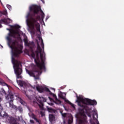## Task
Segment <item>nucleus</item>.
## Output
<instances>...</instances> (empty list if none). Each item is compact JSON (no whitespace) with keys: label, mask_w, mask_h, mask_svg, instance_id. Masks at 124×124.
Here are the masks:
<instances>
[{"label":"nucleus","mask_w":124,"mask_h":124,"mask_svg":"<svg viewBox=\"0 0 124 124\" xmlns=\"http://www.w3.org/2000/svg\"><path fill=\"white\" fill-rule=\"evenodd\" d=\"M3 108L2 106H1V105L0 104V110H2Z\"/></svg>","instance_id":"7c9ffc66"},{"label":"nucleus","mask_w":124,"mask_h":124,"mask_svg":"<svg viewBox=\"0 0 124 124\" xmlns=\"http://www.w3.org/2000/svg\"><path fill=\"white\" fill-rule=\"evenodd\" d=\"M7 8H8V9L9 10H11V9H12V6H11V5H10L7 4Z\"/></svg>","instance_id":"bb28decb"},{"label":"nucleus","mask_w":124,"mask_h":124,"mask_svg":"<svg viewBox=\"0 0 124 124\" xmlns=\"http://www.w3.org/2000/svg\"><path fill=\"white\" fill-rule=\"evenodd\" d=\"M0 26H1V24H0Z\"/></svg>","instance_id":"4c0bfd02"},{"label":"nucleus","mask_w":124,"mask_h":124,"mask_svg":"<svg viewBox=\"0 0 124 124\" xmlns=\"http://www.w3.org/2000/svg\"><path fill=\"white\" fill-rule=\"evenodd\" d=\"M30 11H33L34 14H38V12L40 11L41 13V19L42 20H43V19H44V17H45V14H44L43 11L41 10V8L40 7V6L37 5H34L32 6V7H30Z\"/></svg>","instance_id":"1a4fd4ad"},{"label":"nucleus","mask_w":124,"mask_h":124,"mask_svg":"<svg viewBox=\"0 0 124 124\" xmlns=\"http://www.w3.org/2000/svg\"><path fill=\"white\" fill-rule=\"evenodd\" d=\"M4 22L7 24H10V23H12V20L10 18H8L7 19H4Z\"/></svg>","instance_id":"aec40b11"},{"label":"nucleus","mask_w":124,"mask_h":124,"mask_svg":"<svg viewBox=\"0 0 124 124\" xmlns=\"http://www.w3.org/2000/svg\"><path fill=\"white\" fill-rule=\"evenodd\" d=\"M47 110L49 112V113H56V109H53L51 108H49V107L47 106Z\"/></svg>","instance_id":"f3484780"},{"label":"nucleus","mask_w":124,"mask_h":124,"mask_svg":"<svg viewBox=\"0 0 124 124\" xmlns=\"http://www.w3.org/2000/svg\"><path fill=\"white\" fill-rule=\"evenodd\" d=\"M95 116H96V117L97 118L98 115H97V112H94L93 114V118L94 120L95 119V120H96V118H95V117H94Z\"/></svg>","instance_id":"b1692460"},{"label":"nucleus","mask_w":124,"mask_h":124,"mask_svg":"<svg viewBox=\"0 0 124 124\" xmlns=\"http://www.w3.org/2000/svg\"><path fill=\"white\" fill-rule=\"evenodd\" d=\"M48 98H49V99H50V100H52V99L51 98V97H48Z\"/></svg>","instance_id":"72a5a7b5"},{"label":"nucleus","mask_w":124,"mask_h":124,"mask_svg":"<svg viewBox=\"0 0 124 124\" xmlns=\"http://www.w3.org/2000/svg\"><path fill=\"white\" fill-rule=\"evenodd\" d=\"M0 2L1 3V4H2V2H1V0H0Z\"/></svg>","instance_id":"f704fd0d"},{"label":"nucleus","mask_w":124,"mask_h":124,"mask_svg":"<svg viewBox=\"0 0 124 124\" xmlns=\"http://www.w3.org/2000/svg\"><path fill=\"white\" fill-rule=\"evenodd\" d=\"M38 101L39 103H40V104H38V103L35 102L34 101H33V103H34V104L38 105L40 109H43V107L44 106V104H43V102H46V101H47V100L46 99V98L43 97L39 96V98L38 99Z\"/></svg>","instance_id":"9d476101"},{"label":"nucleus","mask_w":124,"mask_h":124,"mask_svg":"<svg viewBox=\"0 0 124 124\" xmlns=\"http://www.w3.org/2000/svg\"><path fill=\"white\" fill-rule=\"evenodd\" d=\"M90 123L91 124H96L94 122H92V120H90Z\"/></svg>","instance_id":"c756f323"},{"label":"nucleus","mask_w":124,"mask_h":124,"mask_svg":"<svg viewBox=\"0 0 124 124\" xmlns=\"http://www.w3.org/2000/svg\"><path fill=\"white\" fill-rule=\"evenodd\" d=\"M78 106L81 107L82 108H84V110H86V112H88L89 110V107L87 105H91L93 106V105H96L97 104V102L95 100H91L88 98L84 99L81 96H78L77 95V100Z\"/></svg>","instance_id":"39448f33"},{"label":"nucleus","mask_w":124,"mask_h":124,"mask_svg":"<svg viewBox=\"0 0 124 124\" xmlns=\"http://www.w3.org/2000/svg\"><path fill=\"white\" fill-rule=\"evenodd\" d=\"M23 41L25 43V46H28V47H30L31 49H32L31 46H34V43L33 42H30L28 41V39L24 38Z\"/></svg>","instance_id":"ddd939ff"},{"label":"nucleus","mask_w":124,"mask_h":124,"mask_svg":"<svg viewBox=\"0 0 124 124\" xmlns=\"http://www.w3.org/2000/svg\"><path fill=\"white\" fill-rule=\"evenodd\" d=\"M30 16L31 13H28L26 16V23L27 26L30 29L31 32L34 33V31H35L36 29L38 32L41 33V31H40V24H39V23L37 22V21L41 20L40 16L37 15L35 18L31 16L30 20Z\"/></svg>","instance_id":"7ed1b4c3"},{"label":"nucleus","mask_w":124,"mask_h":124,"mask_svg":"<svg viewBox=\"0 0 124 124\" xmlns=\"http://www.w3.org/2000/svg\"><path fill=\"white\" fill-rule=\"evenodd\" d=\"M0 84H1V81H0Z\"/></svg>","instance_id":"e433bc0d"},{"label":"nucleus","mask_w":124,"mask_h":124,"mask_svg":"<svg viewBox=\"0 0 124 124\" xmlns=\"http://www.w3.org/2000/svg\"><path fill=\"white\" fill-rule=\"evenodd\" d=\"M0 93L2 95H6V92L3 89H1Z\"/></svg>","instance_id":"412c9836"},{"label":"nucleus","mask_w":124,"mask_h":124,"mask_svg":"<svg viewBox=\"0 0 124 124\" xmlns=\"http://www.w3.org/2000/svg\"><path fill=\"white\" fill-rule=\"evenodd\" d=\"M14 28L15 29H20L21 26H20L19 25H16L14 26Z\"/></svg>","instance_id":"a878e982"},{"label":"nucleus","mask_w":124,"mask_h":124,"mask_svg":"<svg viewBox=\"0 0 124 124\" xmlns=\"http://www.w3.org/2000/svg\"><path fill=\"white\" fill-rule=\"evenodd\" d=\"M32 119H33L34 120H35V119H36V117H35V115H34V114H32Z\"/></svg>","instance_id":"c85d7f7f"},{"label":"nucleus","mask_w":124,"mask_h":124,"mask_svg":"<svg viewBox=\"0 0 124 124\" xmlns=\"http://www.w3.org/2000/svg\"><path fill=\"white\" fill-rule=\"evenodd\" d=\"M7 31H9L8 36H7V40L8 42V45L10 46V48L12 49V54L14 57H18L19 54H22L23 51V46H20L19 47V42L16 40H12L10 37H13V38H16V34L18 33L17 31L13 30L11 31L10 29H7Z\"/></svg>","instance_id":"f257e3e1"},{"label":"nucleus","mask_w":124,"mask_h":124,"mask_svg":"<svg viewBox=\"0 0 124 124\" xmlns=\"http://www.w3.org/2000/svg\"><path fill=\"white\" fill-rule=\"evenodd\" d=\"M15 95L17 98H18L20 100V103L24 105V104L25 103V102L24 101L22 100L21 98H20V96H19V94L16 93V94H15Z\"/></svg>","instance_id":"6ab92c4d"},{"label":"nucleus","mask_w":124,"mask_h":124,"mask_svg":"<svg viewBox=\"0 0 124 124\" xmlns=\"http://www.w3.org/2000/svg\"><path fill=\"white\" fill-rule=\"evenodd\" d=\"M42 69H46V68L40 69V68L37 66V67H34L33 70H29L27 69L26 72L28 73V74H29V75H30V76L31 77H33L35 80H40V78H39V76H40L42 73L40 70H42Z\"/></svg>","instance_id":"0eeeda50"},{"label":"nucleus","mask_w":124,"mask_h":124,"mask_svg":"<svg viewBox=\"0 0 124 124\" xmlns=\"http://www.w3.org/2000/svg\"><path fill=\"white\" fill-rule=\"evenodd\" d=\"M44 92H48L49 93L50 95H52L53 97H54L55 101H56V103L57 104H61L62 103V101L61 100H59L58 98H57V95H56L54 93H52L49 88L46 87L44 88Z\"/></svg>","instance_id":"9b49d317"},{"label":"nucleus","mask_w":124,"mask_h":124,"mask_svg":"<svg viewBox=\"0 0 124 124\" xmlns=\"http://www.w3.org/2000/svg\"><path fill=\"white\" fill-rule=\"evenodd\" d=\"M37 49L33 52L32 50L31 56L34 59L36 65L40 69L45 68V52H44V43L43 40L41 39L42 48L39 45V43H37ZM43 49V50H42Z\"/></svg>","instance_id":"f03ea898"},{"label":"nucleus","mask_w":124,"mask_h":124,"mask_svg":"<svg viewBox=\"0 0 124 124\" xmlns=\"http://www.w3.org/2000/svg\"><path fill=\"white\" fill-rule=\"evenodd\" d=\"M42 1L43 3L45 4V1L44 0H40Z\"/></svg>","instance_id":"2f4dec72"},{"label":"nucleus","mask_w":124,"mask_h":124,"mask_svg":"<svg viewBox=\"0 0 124 124\" xmlns=\"http://www.w3.org/2000/svg\"><path fill=\"white\" fill-rule=\"evenodd\" d=\"M52 90H53V91H54V92H55V88L52 89Z\"/></svg>","instance_id":"c9c22d12"},{"label":"nucleus","mask_w":124,"mask_h":124,"mask_svg":"<svg viewBox=\"0 0 124 124\" xmlns=\"http://www.w3.org/2000/svg\"><path fill=\"white\" fill-rule=\"evenodd\" d=\"M0 13L1 14H2V15H5V16H6V15H7V11L4 10H3L2 11H1Z\"/></svg>","instance_id":"4be33fe9"},{"label":"nucleus","mask_w":124,"mask_h":124,"mask_svg":"<svg viewBox=\"0 0 124 124\" xmlns=\"http://www.w3.org/2000/svg\"><path fill=\"white\" fill-rule=\"evenodd\" d=\"M90 108H89V110H87V112L86 111V109H84V108L78 109V113L80 116H81V118L79 120V124H87L88 120H87V116L85 114V113L87 114V116L92 117V115L89 113L90 112Z\"/></svg>","instance_id":"423d86ee"},{"label":"nucleus","mask_w":124,"mask_h":124,"mask_svg":"<svg viewBox=\"0 0 124 124\" xmlns=\"http://www.w3.org/2000/svg\"><path fill=\"white\" fill-rule=\"evenodd\" d=\"M49 120L50 123H53L55 121V116H54L53 114H49Z\"/></svg>","instance_id":"dca6fc26"},{"label":"nucleus","mask_w":124,"mask_h":124,"mask_svg":"<svg viewBox=\"0 0 124 124\" xmlns=\"http://www.w3.org/2000/svg\"><path fill=\"white\" fill-rule=\"evenodd\" d=\"M12 62L14 65V68L15 74L16 77V82L20 87H24L26 85V83L22 80H18L17 79H22L23 77L21 76L23 73V70L20 66H22V63L20 61L16 60L14 57H12Z\"/></svg>","instance_id":"20e7f679"},{"label":"nucleus","mask_w":124,"mask_h":124,"mask_svg":"<svg viewBox=\"0 0 124 124\" xmlns=\"http://www.w3.org/2000/svg\"><path fill=\"white\" fill-rule=\"evenodd\" d=\"M0 117H1L2 118H6V121L7 122V118L8 117H12L8 115L6 112L3 111H1L0 110Z\"/></svg>","instance_id":"4468645a"},{"label":"nucleus","mask_w":124,"mask_h":124,"mask_svg":"<svg viewBox=\"0 0 124 124\" xmlns=\"http://www.w3.org/2000/svg\"><path fill=\"white\" fill-rule=\"evenodd\" d=\"M19 111L20 113H22L23 112V108H22V107H18L17 111Z\"/></svg>","instance_id":"5701e85b"},{"label":"nucleus","mask_w":124,"mask_h":124,"mask_svg":"<svg viewBox=\"0 0 124 124\" xmlns=\"http://www.w3.org/2000/svg\"><path fill=\"white\" fill-rule=\"evenodd\" d=\"M34 120L36 122V123H38L39 124H41V122L39 121L37 118H35Z\"/></svg>","instance_id":"cd10ccee"},{"label":"nucleus","mask_w":124,"mask_h":124,"mask_svg":"<svg viewBox=\"0 0 124 124\" xmlns=\"http://www.w3.org/2000/svg\"><path fill=\"white\" fill-rule=\"evenodd\" d=\"M7 123L10 124H20L17 122V120L13 117H8L7 118Z\"/></svg>","instance_id":"f8f14e48"},{"label":"nucleus","mask_w":124,"mask_h":124,"mask_svg":"<svg viewBox=\"0 0 124 124\" xmlns=\"http://www.w3.org/2000/svg\"><path fill=\"white\" fill-rule=\"evenodd\" d=\"M30 122H31V123H33V121H32V120H30Z\"/></svg>","instance_id":"473e14b6"},{"label":"nucleus","mask_w":124,"mask_h":124,"mask_svg":"<svg viewBox=\"0 0 124 124\" xmlns=\"http://www.w3.org/2000/svg\"><path fill=\"white\" fill-rule=\"evenodd\" d=\"M36 90L39 92V93H44V88L43 87H40L39 86H38L36 87Z\"/></svg>","instance_id":"a211bd4d"},{"label":"nucleus","mask_w":124,"mask_h":124,"mask_svg":"<svg viewBox=\"0 0 124 124\" xmlns=\"http://www.w3.org/2000/svg\"><path fill=\"white\" fill-rule=\"evenodd\" d=\"M6 99L9 104V107L14 109L16 111L18 110L17 106L13 104V101H14V95L12 93H9L7 96H6Z\"/></svg>","instance_id":"6e6552de"},{"label":"nucleus","mask_w":124,"mask_h":124,"mask_svg":"<svg viewBox=\"0 0 124 124\" xmlns=\"http://www.w3.org/2000/svg\"><path fill=\"white\" fill-rule=\"evenodd\" d=\"M72 123H73V117H71L70 119L68 121V124H72Z\"/></svg>","instance_id":"393cba45"},{"label":"nucleus","mask_w":124,"mask_h":124,"mask_svg":"<svg viewBox=\"0 0 124 124\" xmlns=\"http://www.w3.org/2000/svg\"><path fill=\"white\" fill-rule=\"evenodd\" d=\"M63 99L64 100L65 102H66V103H68V104H70L72 107L74 108V109H75V106H76L75 105L72 104L70 101H69L68 100L66 99L63 98Z\"/></svg>","instance_id":"2eb2a0df"}]
</instances>
